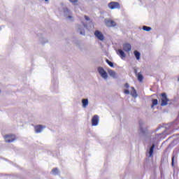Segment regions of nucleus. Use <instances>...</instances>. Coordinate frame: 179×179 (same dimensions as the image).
<instances>
[{
    "label": "nucleus",
    "mask_w": 179,
    "mask_h": 179,
    "mask_svg": "<svg viewBox=\"0 0 179 179\" xmlns=\"http://www.w3.org/2000/svg\"><path fill=\"white\" fill-rule=\"evenodd\" d=\"M3 138L5 142H6L7 143H10L12 142H15V141L17 139V137H16V135L15 134H10L4 135Z\"/></svg>",
    "instance_id": "obj_1"
},
{
    "label": "nucleus",
    "mask_w": 179,
    "mask_h": 179,
    "mask_svg": "<svg viewBox=\"0 0 179 179\" xmlns=\"http://www.w3.org/2000/svg\"><path fill=\"white\" fill-rule=\"evenodd\" d=\"M169 104V98L166 93L161 94V106H164Z\"/></svg>",
    "instance_id": "obj_2"
},
{
    "label": "nucleus",
    "mask_w": 179,
    "mask_h": 179,
    "mask_svg": "<svg viewBox=\"0 0 179 179\" xmlns=\"http://www.w3.org/2000/svg\"><path fill=\"white\" fill-rule=\"evenodd\" d=\"M108 6L110 9H120L121 8L120 3L115 1H111L108 4Z\"/></svg>",
    "instance_id": "obj_3"
},
{
    "label": "nucleus",
    "mask_w": 179,
    "mask_h": 179,
    "mask_svg": "<svg viewBox=\"0 0 179 179\" xmlns=\"http://www.w3.org/2000/svg\"><path fill=\"white\" fill-rule=\"evenodd\" d=\"M98 72L99 75L103 78V79H107L108 78V75L107 74V72L103 67H98Z\"/></svg>",
    "instance_id": "obj_4"
},
{
    "label": "nucleus",
    "mask_w": 179,
    "mask_h": 179,
    "mask_svg": "<svg viewBox=\"0 0 179 179\" xmlns=\"http://www.w3.org/2000/svg\"><path fill=\"white\" fill-rule=\"evenodd\" d=\"M94 36L100 41H104L105 37H104V35L103 34V33H101V31H100L99 30H96L94 31Z\"/></svg>",
    "instance_id": "obj_5"
},
{
    "label": "nucleus",
    "mask_w": 179,
    "mask_h": 179,
    "mask_svg": "<svg viewBox=\"0 0 179 179\" xmlns=\"http://www.w3.org/2000/svg\"><path fill=\"white\" fill-rule=\"evenodd\" d=\"M105 24L108 27H115V26H117V22L111 19L105 20Z\"/></svg>",
    "instance_id": "obj_6"
},
{
    "label": "nucleus",
    "mask_w": 179,
    "mask_h": 179,
    "mask_svg": "<svg viewBox=\"0 0 179 179\" xmlns=\"http://www.w3.org/2000/svg\"><path fill=\"white\" fill-rule=\"evenodd\" d=\"M134 73L138 80V82L142 83L143 82V76L142 75V72L138 73V70L134 69Z\"/></svg>",
    "instance_id": "obj_7"
},
{
    "label": "nucleus",
    "mask_w": 179,
    "mask_h": 179,
    "mask_svg": "<svg viewBox=\"0 0 179 179\" xmlns=\"http://www.w3.org/2000/svg\"><path fill=\"white\" fill-rule=\"evenodd\" d=\"M99 124V115H94L92 119V125L96 127Z\"/></svg>",
    "instance_id": "obj_8"
},
{
    "label": "nucleus",
    "mask_w": 179,
    "mask_h": 179,
    "mask_svg": "<svg viewBox=\"0 0 179 179\" xmlns=\"http://www.w3.org/2000/svg\"><path fill=\"white\" fill-rule=\"evenodd\" d=\"M44 128H45V127H44L41 124L36 125L34 127L35 132L36 134H40V132H41L43 131V129H44Z\"/></svg>",
    "instance_id": "obj_9"
},
{
    "label": "nucleus",
    "mask_w": 179,
    "mask_h": 179,
    "mask_svg": "<svg viewBox=\"0 0 179 179\" xmlns=\"http://www.w3.org/2000/svg\"><path fill=\"white\" fill-rule=\"evenodd\" d=\"M116 52L117 55H119V57H121L122 59H124V58L127 57V55H125V52L121 49L116 50Z\"/></svg>",
    "instance_id": "obj_10"
},
{
    "label": "nucleus",
    "mask_w": 179,
    "mask_h": 179,
    "mask_svg": "<svg viewBox=\"0 0 179 179\" xmlns=\"http://www.w3.org/2000/svg\"><path fill=\"white\" fill-rule=\"evenodd\" d=\"M132 47L131 46V44L129 43H124L123 44V50L124 51H126V52H129L131 51Z\"/></svg>",
    "instance_id": "obj_11"
},
{
    "label": "nucleus",
    "mask_w": 179,
    "mask_h": 179,
    "mask_svg": "<svg viewBox=\"0 0 179 179\" xmlns=\"http://www.w3.org/2000/svg\"><path fill=\"white\" fill-rule=\"evenodd\" d=\"M108 72L110 76H112V78H117V73H115V71L110 69L108 71Z\"/></svg>",
    "instance_id": "obj_12"
},
{
    "label": "nucleus",
    "mask_w": 179,
    "mask_h": 179,
    "mask_svg": "<svg viewBox=\"0 0 179 179\" xmlns=\"http://www.w3.org/2000/svg\"><path fill=\"white\" fill-rule=\"evenodd\" d=\"M134 54L137 61H139V59H141V53L138 50H135L134 52Z\"/></svg>",
    "instance_id": "obj_13"
},
{
    "label": "nucleus",
    "mask_w": 179,
    "mask_h": 179,
    "mask_svg": "<svg viewBox=\"0 0 179 179\" xmlns=\"http://www.w3.org/2000/svg\"><path fill=\"white\" fill-rule=\"evenodd\" d=\"M83 107L86 108L89 105V100L84 99L82 100Z\"/></svg>",
    "instance_id": "obj_14"
},
{
    "label": "nucleus",
    "mask_w": 179,
    "mask_h": 179,
    "mask_svg": "<svg viewBox=\"0 0 179 179\" xmlns=\"http://www.w3.org/2000/svg\"><path fill=\"white\" fill-rule=\"evenodd\" d=\"M52 173L53 174V176H58V174L59 173V170L58 169V168H54L52 169Z\"/></svg>",
    "instance_id": "obj_15"
},
{
    "label": "nucleus",
    "mask_w": 179,
    "mask_h": 179,
    "mask_svg": "<svg viewBox=\"0 0 179 179\" xmlns=\"http://www.w3.org/2000/svg\"><path fill=\"white\" fill-rule=\"evenodd\" d=\"M153 150H155V144H152V145L150 148V151H149L150 157H152V156H153Z\"/></svg>",
    "instance_id": "obj_16"
},
{
    "label": "nucleus",
    "mask_w": 179,
    "mask_h": 179,
    "mask_svg": "<svg viewBox=\"0 0 179 179\" xmlns=\"http://www.w3.org/2000/svg\"><path fill=\"white\" fill-rule=\"evenodd\" d=\"M77 28L78 29L80 34L85 36V29H82V28H80V25H77Z\"/></svg>",
    "instance_id": "obj_17"
},
{
    "label": "nucleus",
    "mask_w": 179,
    "mask_h": 179,
    "mask_svg": "<svg viewBox=\"0 0 179 179\" xmlns=\"http://www.w3.org/2000/svg\"><path fill=\"white\" fill-rule=\"evenodd\" d=\"M131 89H132V92H131V96H133V97H136V90H135L134 87H132Z\"/></svg>",
    "instance_id": "obj_18"
},
{
    "label": "nucleus",
    "mask_w": 179,
    "mask_h": 179,
    "mask_svg": "<svg viewBox=\"0 0 179 179\" xmlns=\"http://www.w3.org/2000/svg\"><path fill=\"white\" fill-rule=\"evenodd\" d=\"M152 104L151 107H152V108H153V107H155V106H157L158 101H157V99H152Z\"/></svg>",
    "instance_id": "obj_19"
},
{
    "label": "nucleus",
    "mask_w": 179,
    "mask_h": 179,
    "mask_svg": "<svg viewBox=\"0 0 179 179\" xmlns=\"http://www.w3.org/2000/svg\"><path fill=\"white\" fill-rule=\"evenodd\" d=\"M143 30H144L145 31H150L152 30V28L150 27L143 26Z\"/></svg>",
    "instance_id": "obj_20"
},
{
    "label": "nucleus",
    "mask_w": 179,
    "mask_h": 179,
    "mask_svg": "<svg viewBox=\"0 0 179 179\" xmlns=\"http://www.w3.org/2000/svg\"><path fill=\"white\" fill-rule=\"evenodd\" d=\"M106 62L109 65V66H110L111 68H114V64L113 62H111L108 59H106Z\"/></svg>",
    "instance_id": "obj_21"
},
{
    "label": "nucleus",
    "mask_w": 179,
    "mask_h": 179,
    "mask_svg": "<svg viewBox=\"0 0 179 179\" xmlns=\"http://www.w3.org/2000/svg\"><path fill=\"white\" fill-rule=\"evenodd\" d=\"M124 94H129V90H124Z\"/></svg>",
    "instance_id": "obj_22"
},
{
    "label": "nucleus",
    "mask_w": 179,
    "mask_h": 179,
    "mask_svg": "<svg viewBox=\"0 0 179 179\" xmlns=\"http://www.w3.org/2000/svg\"><path fill=\"white\" fill-rule=\"evenodd\" d=\"M124 87L126 89H129V84H128V83L124 84Z\"/></svg>",
    "instance_id": "obj_23"
},
{
    "label": "nucleus",
    "mask_w": 179,
    "mask_h": 179,
    "mask_svg": "<svg viewBox=\"0 0 179 179\" xmlns=\"http://www.w3.org/2000/svg\"><path fill=\"white\" fill-rule=\"evenodd\" d=\"M70 2H71L72 3H76V2H78V0H69Z\"/></svg>",
    "instance_id": "obj_24"
},
{
    "label": "nucleus",
    "mask_w": 179,
    "mask_h": 179,
    "mask_svg": "<svg viewBox=\"0 0 179 179\" xmlns=\"http://www.w3.org/2000/svg\"><path fill=\"white\" fill-rule=\"evenodd\" d=\"M84 17H85V20H87V21L90 20V18L87 15H85Z\"/></svg>",
    "instance_id": "obj_25"
},
{
    "label": "nucleus",
    "mask_w": 179,
    "mask_h": 179,
    "mask_svg": "<svg viewBox=\"0 0 179 179\" xmlns=\"http://www.w3.org/2000/svg\"><path fill=\"white\" fill-rule=\"evenodd\" d=\"M172 166H174V157H172Z\"/></svg>",
    "instance_id": "obj_26"
},
{
    "label": "nucleus",
    "mask_w": 179,
    "mask_h": 179,
    "mask_svg": "<svg viewBox=\"0 0 179 179\" xmlns=\"http://www.w3.org/2000/svg\"><path fill=\"white\" fill-rule=\"evenodd\" d=\"M83 25L84 27H87V25L85 23H83Z\"/></svg>",
    "instance_id": "obj_27"
},
{
    "label": "nucleus",
    "mask_w": 179,
    "mask_h": 179,
    "mask_svg": "<svg viewBox=\"0 0 179 179\" xmlns=\"http://www.w3.org/2000/svg\"><path fill=\"white\" fill-rule=\"evenodd\" d=\"M69 19H72V16L69 15Z\"/></svg>",
    "instance_id": "obj_28"
},
{
    "label": "nucleus",
    "mask_w": 179,
    "mask_h": 179,
    "mask_svg": "<svg viewBox=\"0 0 179 179\" xmlns=\"http://www.w3.org/2000/svg\"><path fill=\"white\" fill-rule=\"evenodd\" d=\"M45 2L48 1V0H45Z\"/></svg>",
    "instance_id": "obj_29"
}]
</instances>
